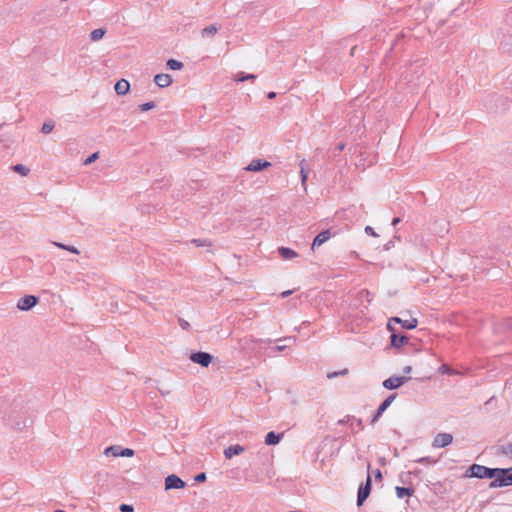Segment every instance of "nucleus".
Instances as JSON below:
<instances>
[{
    "label": "nucleus",
    "mask_w": 512,
    "mask_h": 512,
    "mask_svg": "<svg viewBox=\"0 0 512 512\" xmlns=\"http://www.w3.org/2000/svg\"><path fill=\"white\" fill-rule=\"evenodd\" d=\"M192 243L197 247H204L209 245V242L206 239H193Z\"/></svg>",
    "instance_id": "nucleus-34"
},
{
    "label": "nucleus",
    "mask_w": 512,
    "mask_h": 512,
    "mask_svg": "<svg viewBox=\"0 0 512 512\" xmlns=\"http://www.w3.org/2000/svg\"><path fill=\"white\" fill-rule=\"evenodd\" d=\"M13 171L20 174L21 176H27L30 172V169L23 164H16L12 167Z\"/></svg>",
    "instance_id": "nucleus-28"
},
{
    "label": "nucleus",
    "mask_w": 512,
    "mask_h": 512,
    "mask_svg": "<svg viewBox=\"0 0 512 512\" xmlns=\"http://www.w3.org/2000/svg\"><path fill=\"white\" fill-rule=\"evenodd\" d=\"M391 322L401 324L402 328L407 330L415 329L418 325V321L416 318H411L410 320H403L400 317H392L387 324V328L390 331H394Z\"/></svg>",
    "instance_id": "nucleus-7"
},
{
    "label": "nucleus",
    "mask_w": 512,
    "mask_h": 512,
    "mask_svg": "<svg viewBox=\"0 0 512 512\" xmlns=\"http://www.w3.org/2000/svg\"><path fill=\"white\" fill-rule=\"evenodd\" d=\"M276 95H277L276 92L271 91L267 94V98L274 99L276 97Z\"/></svg>",
    "instance_id": "nucleus-47"
},
{
    "label": "nucleus",
    "mask_w": 512,
    "mask_h": 512,
    "mask_svg": "<svg viewBox=\"0 0 512 512\" xmlns=\"http://www.w3.org/2000/svg\"><path fill=\"white\" fill-rule=\"evenodd\" d=\"M114 89L118 95H126L130 90V83L126 79H120L116 82Z\"/></svg>",
    "instance_id": "nucleus-16"
},
{
    "label": "nucleus",
    "mask_w": 512,
    "mask_h": 512,
    "mask_svg": "<svg viewBox=\"0 0 512 512\" xmlns=\"http://www.w3.org/2000/svg\"><path fill=\"white\" fill-rule=\"evenodd\" d=\"M382 414L383 413L377 409L375 415L371 419V424H375L379 420V418L382 416Z\"/></svg>",
    "instance_id": "nucleus-41"
},
{
    "label": "nucleus",
    "mask_w": 512,
    "mask_h": 512,
    "mask_svg": "<svg viewBox=\"0 0 512 512\" xmlns=\"http://www.w3.org/2000/svg\"><path fill=\"white\" fill-rule=\"evenodd\" d=\"M414 488L412 487H400V486H396L395 488V492H396V495L399 499H402L404 497H410L414 494Z\"/></svg>",
    "instance_id": "nucleus-19"
},
{
    "label": "nucleus",
    "mask_w": 512,
    "mask_h": 512,
    "mask_svg": "<svg viewBox=\"0 0 512 512\" xmlns=\"http://www.w3.org/2000/svg\"><path fill=\"white\" fill-rule=\"evenodd\" d=\"M282 437V433H275L274 431H271L265 436V444L269 446L276 445L281 441Z\"/></svg>",
    "instance_id": "nucleus-17"
},
{
    "label": "nucleus",
    "mask_w": 512,
    "mask_h": 512,
    "mask_svg": "<svg viewBox=\"0 0 512 512\" xmlns=\"http://www.w3.org/2000/svg\"><path fill=\"white\" fill-rule=\"evenodd\" d=\"M186 486V483L177 475H168L165 479V489H182Z\"/></svg>",
    "instance_id": "nucleus-10"
},
{
    "label": "nucleus",
    "mask_w": 512,
    "mask_h": 512,
    "mask_svg": "<svg viewBox=\"0 0 512 512\" xmlns=\"http://www.w3.org/2000/svg\"><path fill=\"white\" fill-rule=\"evenodd\" d=\"M245 451V448L239 444L230 445L224 450V456L226 459H231L233 456L240 455Z\"/></svg>",
    "instance_id": "nucleus-15"
},
{
    "label": "nucleus",
    "mask_w": 512,
    "mask_h": 512,
    "mask_svg": "<svg viewBox=\"0 0 512 512\" xmlns=\"http://www.w3.org/2000/svg\"><path fill=\"white\" fill-rule=\"evenodd\" d=\"M347 421L351 422L350 426L355 432H358L364 428L363 422L360 418H356L354 416H348Z\"/></svg>",
    "instance_id": "nucleus-20"
},
{
    "label": "nucleus",
    "mask_w": 512,
    "mask_h": 512,
    "mask_svg": "<svg viewBox=\"0 0 512 512\" xmlns=\"http://www.w3.org/2000/svg\"><path fill=\"white\" fill-rule=\"evenodd\" d=\"M166 65L171 70H181L184 66L181 61H178L176 59H169Z\"/></svg>",
    "instance_id": "nucleus-29"
},
{
    "label": "nucleus",
    "mask_w": 512,
    "mask_h": 512,
    "mask_svg": "<svg viewBox=\"0 0 512 512\" xmlns=\"http://www.w3.org/2000/svg\"><path fill=\"white\" fill-rule=\"evenodd\" d=\"M219 31V27L216 24H212L202 29L201 35L202 37H208L215 35Z\"/></svg>",
    "instance_id": "nucleus-21"
},
{
    "label": "nucleus",
    "mask_w": 512,
    "mask_h": 512,
    "mask_svg": "<svg viewBox=\"0 0 512 512\" xmlns=\"http://www.w3.org/2000/svg\"><path fill=\"white\" fill-rule=\"evenodd\" d=\"M105 34H106L105 28H97L90 33V39L92 41H98V40L102 39Z\"/></svg>",
    "instance_id": "nucleus-27"
},
{
    "label": "nucleus",
    "mask_w": 512,
    "mask_h": 512,
    "mask_svg": "<svg viewBox=\"0 0 512 512\" xmlns=\"http://www.w3.org/2000/svg\"><path fill=\"white\" fill-rule=\"evenodd\" d=\"M292 292H293L292 290L284 291V292H282V293H281V297H282V298H286V297H288L289 295H291V294H292Z\"/></svg>",
    "instance_id": "nucleus-45"
},
{
    "label": "nucleus",
    "mask_w": 512,
    "mask_h": 512,
    "mask_svg": "<svg viewBox=\"0 0 512 512\" xmlns=\"http://www.w3.org/2000/svg\"><path fill=\"white\" fill-rule=\"evenodd\" d=\"M375 478L382 479V473L379 469H376V471H375Z\"/></svg>",
    "instance_id": "nucleus-46"
},
{
    "label": "nucleus",
    "mask_w": 512,
    "mask_h": 512,
    "mask_svg": "<svg viewBox=\"0 0 512 512\" xmlns=\"http://www.w3.org/2000/svg\"><path fill=\"white\" fill-rule=\"evenodd\" d=\"M271 166V163L264 159H253L245 168L247 171L259 172Z\"/></svg>",
    "instance_id": "nucleus-11"
},
{
    "label": "nucleus",
    "mask_w": 512,
    "mask_h": 512,
    "mask_svg": "<svg viewBox=\"0 0 512 512\" xmlns=\"http://www.w3.org/2000/svg\"><path fill=\"white\" fill-rule=\"evenodd\" d=\"M121 512H133V506L128 504H121L119 507Z\"/></svg>",
    "instance_id": "nucleus-37"
},
{
    "label": "nucleus",
    "mask_w": 512,
    "mask_h": 512,
    "mask_svg": "<svg viewBox=\"0 0 512 512\" xmlns=\"http://www.w3.org/2000/svg\"><path fill=\"white\" fill-rule=\"evenodd\" d=\"M412 473L415 474V475H418L420 473V470H416V471H414Z\"/></svg>",
    "instance_id": "nucleus-55"
},
{
    "label": "nucleus",
    "mask_w": 512,
    "mask_h": 512,
    "mask_svg": "<svg viewBox=\"0 0 512 512\" xmlns=\"http://www.w3.org/2000/svg\"><path fill=\"white\" fill-rule=\"evenodd\" d=\"M507 327L512 330V319L507 321Z\"/></svg>",
    "instance_id": "nucleus-51"
},
{
    "label": "nucleus",
    "mask_w": 512,
    "mask_h": 512,
    "mask_svg": "<svg viewBox=\"0 0 512 512\" xmlns=\"http://www.w3.org/2000/svg\"><path fill=\"white\" fill-rule=\"evenodd\" d=\"M338 373H339V376H340V375H346V374L348 373V369H347V368H345V369H343V370H341V371H338Z\"/></svg>",
    "instance_id": "nucleus-50"
},
{
    "label": "nucleus",
    "mask_w": 512,
    "mask_h": 512,
    "mask_svg": "<svg viewBox=\"0 0 512 512\" xmlns=\"http://www.w3.org/2000/svg\"><path fill=\"white\" fill-rule=\"evenodd\" d=\"M411 371H412V367L411 366H405L403 368V372L406 373V374H409Z\"/></svg>",
    "instance_id": "nucleus-48"
},
{
    "label": "nucleus",
    "mask_w": 512,
    "mask_h": 512,
    "mask_svg": "<svg viewBox=\"0 0 512 512\" xmlns=\"http://www.w3.org/2000/svg\"><path fill=\"white\" fill-rule=\"evenodd\" d=\"M501 452H502L503 454H506V455H507V454H511V455H512V443H508V444H506V445H503V446L501 447Z\"/></svg>",
    "instance_id": "nucleus-35"
},
{
    "label": "nucleus",
    "mask_w": 512,
    "mask_h": 512,
    "mask_svg": "<svg viewBox=\"0 0 512 512\" xmlns=\"http://www.w3.org/2000/svg\"><path fill=\"white\" fill-rule=\"evenodd\" d=\"M337 376H339L338 371L330 372V373L327 374V378H329V379H333V378H335Z\"/></svg>",
    "instance_id": "nucleus-44"
},
{
    "label": "nucleus",
    "mask_w": 512,
    "mask_h": 512,
    "mask_svg": "<svg viewBox=\"0 0 512 512\" xmlns=\"http://www.w3.org/2000/svg\"><path fill=\"white\" fill-rule=\"evenodd\" d=\"M365 233L369 236L377 237L378 234L374 231V229L371 226L365 227Z\"/></svg>",
    "instance_id": "nucleus-39"
},
{
    "label": "nucleus",
    "mask_w": 512,
    "mask_h": 512,
    "mask_svg": "<svg viewBox=\"0 0 512 512\" xmlns=\"http://www.w3.org/2000/svg\"><path fill=\"white\" fill-rule=\"evenodd\" d=\"M391 245H392V241H389V242L385 245V249H386V250L390 249Z\"/></svg>",
    "instance_id": "nucleus-52"
},
{
    "label": "nucleus",
    "mask_w": 512,
    "mask_h": 512,
    "mask_svg": "<svg viewBox=\"0 0 512 512\" xmlns=\"http://www.w3.org/2000/svg\"><path fill=\"white\" fill-rule=\"evenodd\" d=\"M355 49H356V47H353V48L351 49V51H350V54H351V55H354V51H355Z\"/></svg>",
    "instance_id": "nucleus-54"
},
{
    "label": "nucleus",
    "mask_w": 512,
    "mask_h": 512,
    "mask_svg": "<svg viewBox=\"0 0 512 512\" xmlns=\"http://www.w3.org/2000/svg\"><path fill=\"white\" fill-rule=\"evenodd\" d=\"M453 441V436L450 433H438L432 442V446L435 448H444L450 445Z\"/></svg>",
    "instance_id": "nucleus-9"
},
{
    "label": "nucleus",
    "mask_w": 512,
    "mask_h": 512,
    "mask_svg": "<svg viewBox=\"0 0 512 512\" xmlns=\"http://www.w3.org/2000/svg\"><path fill=\"white\" fill-rule=\"evenodd\" d=\"M401 219L399 217H395L393 220H392V225L395 226L397 225L398 223H400Z\"/></svg>",
    "instance_id": "nucleus-49"
},
{
    "label": "nucleus",
    "mask_w": 512,
    "mask_h": 512,
    "mask_svg": "<svg viewBox=\"0 0 512 512\" xmlns=\"http://www.w3.org/2000/svg\"><path fill=\"white\" fill-rule=\"evenodd\" d=\"M411 474L412 472H402L400 474V481L404 484L408 483Z\"/></svg>",
    "instance_id": "nucleus-36"
},
{
    "label": "nucleus",
    "mask_w": 512,
    "mask_h": 512,
    "mask_svg": "<svg viewBox=\"0 0 512 512\" xmlns=\"http://www.w3.org/2000/svg\"><path fill=\"white\" fill-rule=\"evenodd\" d=\"M408 341H409V338L406 335H399L394 332L392 333V335L390 337L391 346L394 348H400L403 345H405L406 343H408Z\"/></svg>",
    "instance_id": "nucleus-14"
},
{
    "label": "nucleus",
    "mask_w": 512,
    "mask_h": 512,
    "mask_svg": "<svg viewBox=\"0 0 512 512\" xmlns=\"http://www.w3.org/2000/svg\"><path fill=\"white\" fill-rule=\"evenodd\" d=\"M279 341H285V342H288V343L284 344V345H277V346H275L273 348L274 351H277V352L284 351L286 348L290 347L295 342V338H293V337H285L283 339H279Z\"/></svg>",
    "instance_id": "nucleus-23"
},
{
    "label": "nucleus",
    "mask_w": 512,
    "mask_h": 512,
    "mask_svg": "<svg viewBox=\"0 0 512 512\" xmlns=\"http://www.w3.org/2000/svg\"><path fill=\"white\" fill-rule=\"evenodd\" d=\"M99 158V153L98 152H95L93 154H91L89 157H87L84 161V165H90L91 163H93L94 161H96L97 159Z\"/></svg>",
    "instance_id": "nucleus-33"
},
{
    "label": "nucleus",
    "mask_w": 512,
    "mask_h": 512,
    "mask_svg": "<svg viewBox=\"0 0 512 512\" xmlns=\"http://www.w3.org/2000/svg\"><path fill=\"white\" fill-rule=\"evenodd\" d=\"M397 394H391L388 396L378 407V410L384 413L386 409L392 404V402L395 400Z\"/></svg>",
    "instance_id": "nucleus-26"
},
{
    "label": "nucleus",
    "mask_w": 512,
    "mask_h": 512,
    "mask_svg": "<svg viewBox=\"0 0 512 512\" xmlns=\"http://www.w3.org/2000/svg\"><path fill=\"white\" fill-rule=\"evenodd\" d=\"M372 488L371 477L368 475L365 484H361L357 493V506H362L369 497Z\"/></svg>",
    "instance_id": "nucleus-5"
},
{
    "label": "nucleus",
    "mask_w": 512,
    "mask_h": 512,
    "mask_svg": "<svg viewBox=\"0 0 512 512\" xmlns=\"http://www.w3.org/2000/svg\"><path fill=\"white\" fill-rule=\"evenodd\" d=\"M140 299H141L143 302H146V303H148L149 305L154 306V303L150 301V299H149V297H148V296H140Z\"/></svg>",
    "instance_id": "nucleus-43"
},
{
    "label": "nucleus",
    "mask_w": 512,
    "mask_h": 512,
    "mask_svg": "<svg viewBox=\"0 0 512 512\" xmlns=\"http://www.w3.org/2000/svg\"><path fill=\"white\" fill-rule=\"evenodd\" d=\"M382 414L383 413L377 409L375 415L371 419V424H375L379 420V418L382 416Z\"/></svg>",
    "instance_id": "nucleus-42"
},
{
    "label": "nucleus",
    "mask_w": 512,
    "mask_h": 512,
    "mask_svg": "<svg viewBox=\"0 0 512 512\" xmlns=\"http://www.w3.org/2000/svg\"><path fill=\"white\" fill-rule=\"evenodd\" d=\"M331 237V232L330 230H324L322 232H320L318 235H316V237L314 238L313 242H312V245H311V249L314 250L316 247H319L321 246L322 244H324L326 241H328Z\"/></svg>",
    "instance_id": "nucleus-13"
},
{
    "label": "nucleus",
    "mask_w": 512,
    "mask_h": 512,
    "mask_svg": "<svg viewBox=\"0 0 512 512\" xmlns=\"http://www.w3.org/2000/svg\"><path fill=\"white\" fill-rule=\"evenodd\" d=\"M256 77L257 76L255 74H247L245 72H238L234 76V80L237 82H243V81H247V80H255Z\"/></svg>",
    "instance_id": "nucleus-22"
},
{
    "label": "nucleus",
    "mask_w": 512,
    "mask_h": 512,
    "mask_svg": "<svg viewBox=\"0 0 512 512\" xmlns=\"http://www.w3.org/2000/svg\"><path fill=\"white\" fill-rule=\"evenodd\" d=\"M135 452L130 448H122L119 445H111L104 450V455L113 457H132Z\"/></svg>",
    "instance_id": "nucleus-3"
},
{
    "label": "nucleus",
    "mask_w": 512,
    "mask_h": 512,
    "mask_svg": "<svg viewBox=\"0 0 512 512\" xmlns=\"http://www.w3.org/2000/svg\"><path fill=\"white\" fill-rule=\"evenodd\" d=\"M496 468L486 467L480 464H472L466 470L465 478L493 479Z\"/></svg>",
    "instance_id": "nucleus-2"
},
{
    "label": "nucleus",
    "mask_w": 512,
    "mask_h": 512,
    "mask_svg": "<svg viewBox=\"0 0 512 512\" xmlns=\"http://www.w3.org/2000/svg\"><path fill=\"white\" fill-rule=\"evenodd\" d=\"M53 129H54V122L52 120H49V121L44 122V124L42 125V128H41V132L44 134H48V133L52 132Z\"/></svg>",
    "instance_id": "nucleus-30"
},
{
    "label": "nucleus",
    "mask_w": 512,
    "mask_h": 512,
    "mask_svg": "<svg viewBox=\"0 0 512 512\" xmlns=\"http://www.w3.org/2000/svg\"><path fill=\"white\" fill-rule=\"evenodd\" d=\"M156 107V104L154 101H149V102H146V103H143L139 106V109L143 112H146V111H149V110H152Z\"/></svg>",
    "instance_id": "nucleus-31"
},
{
    "label": "nucleus",
    "mask_w": 512,
    "mask_h": 512,
    "mask_svg": "<svg viewBox=\"0 0 512 512\" xmlns=\"http://www.w3.org/2000/svg\"><path fill=\"white\" fill-rule=\"evenodd\" d=\"M300 174H301L302 185L305 186L307 178H308L307 164H306L305 160H302L300 162ZM304 189H306V187H304Z\"/></svg>",
    "instance_id": "nucleus-24"
},
{
    "label": "nucleus",
    "mask_w": 512,
    "mask_h": 512,
    "mask_svg": "<svg viewBox=\"0 0 512 512\" xmlns=\"http://www.w3.org/2000/svg\"><path fill=\"white\" fill-rule=\"evenodd\" d=\"M344 147H345V145L341 143V144L338 145L337 148H338L339 151H342L344 149Z\"/></svg>",
    "instance_id": "nucleus-53"
},
{
    "label": "nucleus",
    "mask_w": 512,
    "mask_h": 512,
    "mask_svg": "<svg viewBox=\"0 0 512 512\" xmlns=\"http://www.w3.org/2000/svg\"><path fill=\"white\" fill-rule=\"evenodd\" d=\"M179 325L183 330H189L190 328V324L182 318L179 319Z\"/></svg>",
    "instance_id": "nucleus-40"
},
{
    "label": "nucleus",
    "mask_w": 512,
    "mask_h": 512,
    "mask_svg": "<svg viewBox=\"0 0 512 512\" xmlns=\"http://www.w3.org/2000/svg\"><path fill=\"white\" fill-rule=\"evenodd\" d=\"M52 244L60 249L67 250L73 254H76V255L80 254V251L75 246L66 245V244H63L60 242H56V241L52 242Z\"/></svg>",
    "instance_id": "nucleus-25"
},
{
    "label": "nucleus",
    "mask_w": 512,
    "mask_h": 512,
    "mask_svg": "<svg viewBox=\"0 0 512 512\" xmlns=\"http://www.w3.org/2000/svg\"><path fill=\"white\" fill-rule=\"evenodd\" d=\"M206 478H207V477H206V474H205L204 472H201V473H198V474L195 476L194 480H195L196 482L201 483V482H204V481L206 480Z\"/></svg>",
    "instance_id": "nucleus-38"
},
{
    "label": "nucleus",
    "mask_w": 512,
    "mask_h": 512,
    "mask_svg": "<svg viewBox=\"0 0 512 512\" xmlns=\"http://www.w3.org/2000/svg\"><path fill=\"white\" fill-rule=\"evenodd\" d=\"M154 82L158 87L165 88L172 84L173 79L170 74L160 73L155 75Z\"/></svg>",
    "instance_id": "nucleus-12"
},
{
    "label": "nucleus",
    "mask_w": 512,
    "mask_h": 512,
    "mask_svg": "<svg viewBox=\"0 0 512 512\" xmlns=\"http://www.w3.org/2000/svg\"><path fill=\"white\" fill-rule=\"evenodd\" d=\"M512 468H496L494 477L489 483L490 489L512 486Z\"/></svg>",
    "instance_id": "nucleus-1"
},
{
    "label": "nucleus",
    "mask_w": 512,
    "mask_h": 512,
    "mask_svg": "<svg viewBox=\"0 0 512 512\" xmlns=\"http://www.w3.org/2000/svg\"><path fill=\"white\" fill-rule=\"evenodd\" d=\"M189 359L201 367H208L213 360V356L208 352L198 351L191 353Z\"/></svg>",
    "instance_id": "nucleus-4"
},
{
    "label": "nucleus",
    "mask_w": 512,
    "mask_h": 512,
    "mask_svg": "<svg viewBox=\"0 0 512 512\" xmlns=\"http://www.w3.org/2000/svg\"><path fill=\"white\" fill-rule=\"evenodd\" d=\"M39 302V298L34 295H25L17 302V308L22 311H29Z\"/></svg>",
    "instance_id": "nucleus-6"
},
{
    "label": "nucleus",
    "mask_w": 512,
    "mask_h": 512,
    "mask_svg": "<svg viewBox=\"0 0 512 512\" xmlns=\"http://www.w3.org/2000/svg\"><path fill=\"white\" fill-rule=\"evenodd\" d=\"M416 462L420 464H436L437 460H434L431 457L426 456L417 459Z\"/></svg>",
    "instance_id": "nucleus-32"
},
{
    "label": "nucleus",
    "mask_w": 512,
    "mask_h": 512,
    "mask_svg": "<svg viewBox=\"0 0 512 512\" xmlns=\"http://www.w3.org/2000/svg\"><path fill=\"white\" fill-rule=\"evenodd\" d=\"M410 378L405 376H392L384 380L382 385L388 390H394L405 384Z\"/></svg>",
    "instance_id": "nucleus-8"
},
{
    "label": "nucleus",
    "mask_w": 512,
    "mask_h": 512,
    "mask_svg": "<svg viewBox=\"0 0 512 512\" xmlns=\"http://www.w3.org/2000/svg\"><path fill=\"white\" fill-rule=\"evenodd\" d=\"M278 253L285 260H289L298 256L297 252L288 247H279Z\"/></svg>",
    "instance_id": "nucleus-18"
}]
</instances>
